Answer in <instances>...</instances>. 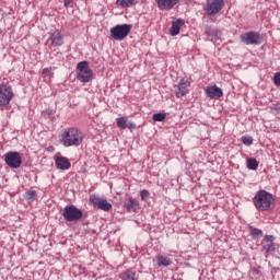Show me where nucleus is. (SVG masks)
<instances>
[{"instance_id":"nucleus-18","label":"nucleus","mask_w":280,"mask_h":280,"mask_svg":"<svg viewBox=\"0 0 280 280\" xmlns=\"http://www.w3.org/2000/svg\"><path fill=\"white\" fill-rule=\"evenodd\" d=\"M185 25V20L177 19L176 21L172 22V26L170 28L171 36H178L180 34V27Z\"/></svg>"},{"instance_id":"nucleus-13","label":"nucleus","mask_w":280,"mask_h":280,"mask_svg":"<svg viewBox=\"0 0 280 280\" xmlns=\"http://www.w3.org/2000/svg\"><path fill=\"white\" fill-rule=\"evenodd\" d=\"M189 80L182 79L177 84L174 85L176 97H185L189 93Z\"/></svg>"},{"instance_id":"nucleus-33","label":"nucleus","mask_w":280,"mask_h":280,"mask_svg":"<svg viewBox=\"0 0 280 280\" xmlns=\"http://www.w3.org/2000/svg\"><path fill=\"white\" fill-rule=\"evenodd\" d=\"M73 5V0H63V8H71Z\"/></svg>"},{"instance_id":"nucleus-9","label":"nucleus","mask_w":280,"mask_h":280,"mask_svg":"<svg viewBox=\"0 0 280 280\" xmlns=\"http://www.w3.org/2000/svg\"><path fill=\"white\" fill-rule=\"evenodd\" d=\"M261 33L255 31L241 34V43L244 45H261Z\"/></svg>"},{"instance_id":"nucleus-1","label":"nucleus","mask_w":280,"mask_h":280,"mask_svg":"<svg viewBox=\"0 0 280 280\" xmlns=\"http://www.w3.org/2000/svg\"><path fill=\"white\" fill-rule=\"evenodd\" d=\"M84 141V135L78 128H68L61 135V143L66 148L80 145Z\"/></svg>"},{"instance_id":"nucleus-21","label":"nucleus","mask_w":280,"mask_h":280,"mask_svg":"<svg viewBox=\"0 0 280 280\" xmlns=\"http://www.w3.org/2000/svg\"><path fill=\"white\" fill-rule=\"evenodd\" d=\"M119 279H121V280H138L137 272L133 271L132 269H127L126 271H124L119 275Z\"/></svg>"},{"instance_id":"nucleus-3","label":"nucleus","mask_w":280,"mask_h":280,"mask_svg":"<svg viewBox=\"0 0 280 280\" xmlns=\"http://www.w3.org/2000/svg\"><path fill=\"white\" fill-rule=\"evenodd\" d=\"M62 217L66 222H80L84 217V212L73 205H68L62 210Z\"/></svg>"},{"instance_id":"nucleus-15","label":"nucleus","mask_w":280,"mask_h":280,"mask_svg":"<svg viewBox=\"0 0 280 280\" xmlns=\"http://www.w3.org/2000/svg\"><path fill=\"white\" fill-rule=\"evenodd\" d=\"M116 124L118 126V128H120V130H135L137 128V124L132 122V121H128L127 117H119L116 119Z\"/></svg>"},{"instance_id":"nucleus-35","label":"nucleus","mask_w":280,"mask_h":280,"mask_svg":"<svg viewBox=\"0 0 280 280\" xmlns=\"http://www.w3.org/2000/svg\"><path fill=\"white\" fill-rule=\"evenodd\" d=\"M50 150H54V147H50Z\"/></svg>"},{"instance_id":"nucleus-10","label":"nucleus","mask_w":280,"mask_h":280,"mask_svg":"<svg viewBox=\"0 0 280 280\" xmlns=\"http://www.w3.org/2000/svg\"><path fill=\"white\" fill-rule=\"evenodd\" d=\"M90 202L95 209H101V211H110L113 209V205L105 197L92 195Z\"/></svg>"},{"instance_id":"nucleus-12","label":"nucleus","mask_w":280,"mask_h":280,"mask_svg":"<svg viewBox=\"0 0 280 280\" xmlns=\"http://www.w3.org/2000/svg\"><path fill=\"white\" fill-rule=\"evenodd\" d=\"M47 44L50 49H54V47H62V33L59 30L51 31Z\"/></svg>"},{"instance_id":"nucleus-32","label":"nucleus","mask_w":280,"mask_h":280,"mask_svg":"<svg viewBox=\"0 0 280 280\" xmlns=\"http://www.w3.org/2000/svg\"><path fill=\"white\" fill-rule=\"evenodd\" d=\"M273 83L276 84V86H280V72L275 73Z\"/></svg>"},{"instance_id":"nucleus-5","label":"nucleus","mask_w":280,"mask_h":280,"mask_svg":"<svg viewBox=\"0 0 280 280\" xmlns=\"http://www.w3.org/2000/svg\"><path fill=\"white\" fill-rule=\"evenodd\" d=\"M132 31L131 24L116 25L110 28V36L114 40H124Z\"/></svg>"},{"instance_id":"nucleus-23","label":"nucleus","mask_w":280,"mask_h":280,"mask_svg":"<svg viewBox=\"0 0 280 280\" xmlns=\"http://www.w3.org/2000/svg\"><path fill=\"white\" fill-rule=\"evenodd\" d=\"M249 235L253 236V240H260V237H264V231L253 225H249Z\"/></svg>"},{"instance_id":"nucleus-7","label":"nucleus","mask_w":280,"mask_h":280,"mask_svg":"<svg viewBox=\"0 0 280 280\" xmlns=\"http://www.w3.org/2000/svg\"><path fill=\"white\" fill-rule=\"evenodd\" d=\"M13 97L14 92L12 91V85L9 83H0V106H8Z\"/></svg>"},{"instance_id":"nucleus-30","label":"nucleus","mask_w":280,"mask_h":280,"mask_svg":"<svg viewBox=\"0 0 280 280\" xmlns=\"http://www.w3.org/2000/svg\"><path fill=\"white\" fill-rule=\"evenodd\" d=\"M43 117H45L46 119H49V117H51V115H54V109L48 108L46 110L42 112Z\"/></svg>"},{"instance_id":"nucleus-16","label":"nucleus","mask_w":280,"mask_h":280,"mask_svg":"<svg viewBox=\"0 0 280 280\" xmlns=\"http://www.w3.org/2000/svg\"><path fill=\"white\" fill-rule=\"evenodd\" d=\"M159 10L170 11L178 3V0H156Z\"/></svg>"},{"instance_id":"nucleus-25","label":"nucleus","mask_w":280,"mask_h":280,"mask_svg":"<svg viewBox=\"0 0 280 280\" xmlns=\"http://www.w3.org/2000/svg\"><path fill=\"white\" fill-rule=\"evenodd\" d=\"M156 260H158V266H172V259L164 257L163 255H158L156 256Z\"/></svg>"},{"instance_id":"nucleus-4","label":"nucleus","mask_w":280,"mask_h":280,"mask_svg":"<svg viewBox=\"0 0 280 280\" xmlns=\"http://www.w3.org/2000/svg\"><path fill=\"white\" fill-rule=\"evenodd\" d=\"M79 73L77 74V80L79 82H91L93 80V70L89 68V61H81L77 65Z\"/></svg>"},{"instance_id":"nucleus-11","label":"nucleus","mask_w":280,"mask_h":280,"mask_svg":"<svg viewBox=\"0 0 280 280\" xmlns=\"http://www.w3.org/2000/svg\"><path fill=\"white\" fill-rule=\"evenodd\" d=\"M275 235H265L261 242L260 253H264L265 257H268L269 253H275Z\"/></svg>"},{"instance_id":"nucleus-20","label":"nucleus","mask_w":280,"mask_h":280,"mask_svg":"<svg viewBox=\"0 0 280 280\" xmlns=\"http://www.w3.org/2000/svg\"><path fill=\"white\" fill-rule=\"evenodd\" d=\"M205 34L211 38V40H220V37L222 36V33L209 25L205 27Z\"/></svg>"},{"instance_id":"nucleus-22","label":"nucleus","mask_w":280,"mask_h":280,"mask_svg":"<svg viewBox=\"0 0 280 280\" xmlns=\"http://www.w3.org/2000/svg\"><path fill=\"white\" fill-rule=\"evenodd\" d=\"M139 0H117L116 5L120 8H132V5H137Z\"/></svg>"},{"instance_id":"nucleus-2","label":"nucleus","mask_w":280,"mask_h":280,"mask_svg":"<svg viewBox=\"0 0 280 280\" xmlns=\"http://www.w3.org/2000/svg\"><path fill=\"white\" fill-rule=\"evenodd\" d=\"M253 202L258 211H270V207L275 205V197L267 190H258Z\"/></svg>"},{"instance_id":"nucleus-14","label":"nucleus","mask_w":280,"mask_h":280,"mask_svg":"<svg viewBox=\"0 0 280 280\" xmlns=\"http://www.w3.org/2000/svg\"><path fill=\"white\" fill-rule=\"evenodd\" d=\"M205 91L207 97H210V100H220L224 95V92L218 85L208 86Z\"/></svg>"},{"instance_id":"nucleus-24","label":"nucleus","mask_w":280,"mask_h":280,"mask_svg":"<svg viewBox=\"0 0 280 280\" xmlns=\"http://www.w3.org/2000/svg\"><path fill=\"white\" fill-rule=\"evenodd\" d=\"M247 170H252L253 172L259 168V162L255 158H248L246 161Z\"/></svg>"},{"instance_id":"nucleus-28","label":"nucleus","mask_w":280,"mask_h":280,"mask_svg":"<svg viewBox=\"0 0 280 280\" xmlns=\"http://www.w3.org/2000/svg\"><path fill=\"white\" fill-rule=\"evenodd\" d=\"M36 198V190H28L25 192L26 200H34Z\"/></svg>"},{"instance_id":"nucleus-26","label":"nucleus","mask_w":280,"mask_h":280,"mask_svg":"<svg viewBox=\"0 0 280 280\" xmlns=\"http://www.w3.org/2000/svg\"><path fill=\"white\" fill-rule=\"evenodd\" d=\"M165 117H167V115L165 113H156L153 114V121H165Z\"/></svg>"},{"instance_id":"nucleus-8","label":"nucleus","mask_w":280,"mask_h":280,"mask_svg":"<svg viewBox=\"0 0 280 280\" xmlns=\"http://www.w3.org/2000/svg\"><path fill=\"white\" fill-rule=\"evenodd\" d=\"M224 8V0H207L206 7L203 8L208 16H215L220 14Z\"/></svg>"},{"instance_id":"nucleus-17","label":"nucleus","mask_w":280,"mask_h":280,"mask_svg":"<svg viewBox=\"0 0 280 280\" xmlns=\"http://www.w3.org/2000/svg\"><path fill=\"white\" fill-rule=\"evenodd\" d=\"M125 209H127L128 213H137L139 209H141V206L139 203V200L130 197L125 203Z\"/></svg>"},{"instance_id":"nucleus-19","label":"nucleus","mask_w":280,"mask_h":280,"mask_svg":"<svg viewBox=\"0 0 280 280\" xmlns=\"http://www.w3.org/2000/svg\"><path fill=\"white\" fill-rule=\"evenodd\" d=\"M55 165L57 170H70L71 168V162L65 156H57L55 160Z\"/></svg>"},{"instance_id":"nucleus-29","label":"nucleus","mask_w":280,"mask_h":280,"mask_svg":"<svg viewBox=\"0 0 280 280\" xmlns=\"http://www.w3.org/2000/svg\"><path fill=\"white\" fill-rule=\"evenodd\" d=\"M242 141L244 145H250L253 143V137L250 136H243Z\"/></svg>"},{"instance_id":"nucleus-34","label":"nucleus","mask_w":280,"mask_h":280,"mask_svg":"<svg viewBox=\"0 0 280 280\" xmlns=\"http://www.w3.org/2000/svg\"><path fill=\"white\" fill-rule=\"evenodd\" d=\"M275 110H280V107H276Z\"/></svg>"},{"instance_id":"nucleus-31","label":"nucleus","mask_w":280,"mask_h":280,"mask_svg":"<svg viewBox=\"0 0 280 280\" xmlns=\"http://www.w3.org/2000/svg\"><path fill=\"white\" fill-rule=\"evenodd\" d=\"M51 71H56V67L44 68L42 75H47L48 73H51Z\"/></svg>"},{"instance_id":"nucleus-6","label":"nucleus","mask_w":280,"mask_h":280,"mask_svg":"<svg viewBox=\"0 0 280 280\" xmlns=\"http://www.w3.org/2000/svg\"><path fill=\"white\" fill-rule=\"evenodd\" d=\"M4 163L11 170H19L21 165H23V158H21V153L16 151H9L4 154Z\"/></svg>"},{"instance_id":"nucleus-27","label":"nucleus","mask_w":280,"mask_h":280,"mask_svg":"<svg viewBox=\"0 0 280 280\" xmlns=\"http://www.w3.org/2000/svg\"><path fill=\"white\" fill-rule=\"evenodd\" d=\"M140 198L142 202H148V199L150 198V191L147 189L140 190Z\"/></svg>"},{"instance_id":"nucleus-36","label":"nucleus","mask_w":280,"mask_h":280,"mask_svg":"<svg viewBox=\"0 0 280 280\" xmlns=\"http://www.w3.org/2000/svg\"><path fill=\"white\" fill-rule=\"evenodd\" d=\"M50 150H54V147H50Z\"/></svg>"}]
</instances>
